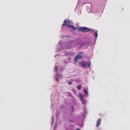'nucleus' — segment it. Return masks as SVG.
<instances>
[{"instance_id": "f257e3e1", "label": "nucleus", "mask_w": 130, "mask_h": 130, "mask_svg": "<svg viewBox=\"0 0 130 130\" xmlns=\"http://www.w3.org/2000/svg\"><path fill=\"white\" fill-rule=\"evenodd\" d=\"M78 29L79 31L84 32H89L90 30L89 29L85 27H79L78 28Z\"/></svg>"}, {"instance_id": "f03ea898", "label": "nucleus", "mask_w": 130, "mask_h": 130, "mask_svg": "<svg viewBox=\"0 0 130 130\" xmlns=\"http://www.w3.org/2000/svg\"><path fill=\"white\" fill-rule=\"evenodd\" d=\"M70 24V22L68 20H65L64 21L63 23L62 24L63 26L66 25L67 26Z\"/></svg>"}, {"instance_id": "7ed1b4c3", "label": "nucleus", "mask_w": 130, "mask_h": 130, "mask_svg": "<svg viewBox=\"0 0 130 130\" xmlns=\"http://www.w3.org/2000/svg\"><path fill=\"white\" fill-rule=\"evenodd\" d=\"M62 75L61 74H57L56 75V79L57 81H58L59 79H61L62 77Z\"/></svg>"}, {"instance_id": "20e7f679", "label": "nucleus", "mask_w": 130, "mask_h": 130, "mask_svg": "<svg viewBox=\"0 0 130 130\" xmlns=\"http://www.w3.org/2000/svg\"><path fill=\"white\" fill-rule=\"evenodd\" d=\"M101 119L100 118L98 119L97 121L96 126V127L99 126L101 123Z\"/></svg>"}, {"instance_id": "39448f33", "label": "nucleus", "mask_w": 130, "mask_h": 130, "mask_svg": "<svg viewBox=\"0 0 130 130\" xmlns=\"http://www.w3.org/2000/svg\"><path fill=\"white\" fill-rule=\"evenodd\" d=\"M93 32L95 34V35L96 37V38L98 36V31H94V30L93 31Z\"/></svg>"}, {"instance_id": "423d86ee", "label": "nucleus", "mask_w": 130, "mask_h": 130, "mask_svg": "<svg viewBox=\"0 0 130 130\" xmlns=\"http://www.w3.org/2000/svg\"><path fill=\"white\" fill-rule=\"evenodd\" d=\"M78 59H79L77 57V55L74 58V60L75 61H76V62H77Z\"/></svg>"}, {"instance_id": "0eeeda50", "label": "nucleus", "mask_w": 130, "mask_h": 130, "mask_svg": "<svg viewBox=\"0 0 130 130\" xmlns=\"http://www.w3.org/2000/svg\"><path fill=\"white\" fill-rule=\"evenodd\" d=\"M71 28L73 30H75L76 29V27L73 26L72 25V26H71Z\"/></svg>"}, {"instance_id": "6e6552de", "label": "nucleus", "mask_w": 130, "mask_h": 130, "mask_svg": "<svg viewBox=\"0 0 130 130\" xmlns=\"http://www.w3.org/2000/svg\"><path fill=\"white\" fill-rule=\"evenodd\" d=\"M77 56L78 59H80L83 57V56L80 55H77Z\"/></svg>"}, {"instance_id": "1a4fd4ad", "label": "nucleus", "mask_w": 130, "mask_h": 130, "mask_svg": "<svg viewBox=\"0 0 130 130\" xmlns=\"http://www.w3.org/2000/svg\"><path fill=\"white\" fill-rule=\"evenodd\" d=\"M86 62H83L82 63V65L83 66H86Z\"/></svg>"}, {"instance_id": "9d476101", "label": "nucleus", "mask_w": 130, "mask_h": 130, "mask_svg": "<svg viewBox=\"0 0 130 130\" xmlns=\"http://www.w3.org/2000/svg\"><path fill=\"white\" fill-rule=\"evenodd\" d=\"M81 85H79L77 87V88L79 90H80L81 89Z\"/></svg>"}, {"instance_id": "9b49d317", "label": "nucleus", "mask_w": 130, "mask_h": 130, "mask_svg": "<svg viewBox=\"0 0 130 130\" xmlns=\"http://www.w3.org/2000/svg\"><path fill=\"white\" fill-rule=\"evenodd\" d=\"M84 92L87 95L88 94V92L85 89H84Z\"/></svg>"}, {"instance_id": "f8f14e48", "label": "nucleus", "mask_w": 130, "mask_h": 130, "mask_svg": "<svg viewBox=\"0 0 130 130\" xmlns=\"http://www.w3.org/2000/svg\"><path fill=\"white\" fill-rule=\"evenodd\" d=\"M80 97L81 98L82 101H84V99L83 98L82 96H80Z\"/></svg>"}, {"instance_id": "ddd939ff", "label": "nucleus", "mask_w": 130, "mask_h": 130, "mask_svg": "<svg viewBox=\"0 0 130 130\" xmlns=\"http://www.w3.org/2000/svg\"><path fill=\"white\" fill-rule=\"evenodd\" d=\"M68 28H71V26H72V25H70V24H69L67 26Z\"/></svg>"}, {"instance_id": "4468645a", "label": "nucleus", "mask_w": 130, "mask_h": 130, "mask_svg": "<svg viewBox=\"0 0 130 130\" xmlns=\"http://www.w3.org/2000/svg\"><path fill=\"white\" fill-rule=\"evenodd\" d=\"M68 84H69V85H70L72 83L70 81H68Z\"/></svg>"}, {"instance_id": "2eb2a0df", "label": "nucleus", "mask_w": 130, "mask_h": 130, "mask_svg": "<svg viewBox=\"0 0 130 130\" xmlns=\"http://www.w3.org/2000/svg\"><path fill=\"white\" fill-rule=\"evenodd\" d=\"M76 129L77 130H80V128H79H79H77Z\"/></svg>"}, {"instance_id": "dca6fc26", "label": "nucleus", "mask_w": 130, "mask_h": 130, "mask_svg": "<svg viewBox=\"0 0 130 130\" xmlns=\"http://www.w3.org/2000/svg\"><path fill=\"white\" fill-rule=\"evenodd\" d=\"M72 111H73V106H72Z\"/></svg>"}, {"instance_id": "f3484780", "label": "nucleus", "mask_w": 130, "mask_h": 130, "mask_svg": "<svg viewBox=\"0 0 130 130\" xmlns=\"http://www.w3.org/2000/svg\"><path fill=\"white\" fill-rule=\"evenodd\" d=\"M56 70H57V68H56Z\"/></svg>"}]
</instances>
